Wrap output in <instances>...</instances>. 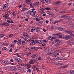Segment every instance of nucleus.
Listing matches in <instances>:
<instances>
[{
    "mask_svg": "<svg viewBox=\"0 0 74 74\" xmlns=\"http://www.w3.org/2000/svg\"><path fill=\"white\" fill-rule=\"evenodd\" d=\"M12 48H11L10 50V52H12Z\"/></svg>",
    "mask_w": 74,
    "mask_h": 74,
    "instance_id": "69168bd1",
    "label": "nucleus"
},
{
    "mask_svg": "<svg viewBox=\"0 0 74 74\" xmlns=\"http://www.w3.org/2000/svg\"><path fill=\"white\" fill-rule=\"evenodd\" d=\"M31 0H26V2H30Z\"/></svg>",
    "mask_w": 74,
    "mask_h": 74,
    "instance_id": "4d7b16f0",
    "label": "nucleus"
},
{
    "mask_svg": "<svg viewBox=\"0 0 74 74\" xmlns=\"http://www.w3.org/2000/svg\"><path fill=\"white\" fill-rule=\"evenodd\" d=\"M60 34L59 33H58V34H53V36H58Z\"/></svg>",
    "mask_w": 74,
    "mask_h": 74,
    "instance_id": "2f4dec72",
    "label": "nucleus"
},
{
    "mask_svg": "<svg viewBox=\"0 0 74 74\" xmlns=\"http://www.w3.org/2000/svg\"><path fill=\"white\" fill-rule=\"evenodd\" d=\"M13 67H14V66H10V71L11 70H12V69H13Z\"/></svg>",
    "mask_w": 74,
    "mask_h": 74,
    "instance_id": "393cba45",
    "label": "nucleus"
},
{
    "mask_svg": "<svg viewBox=\"0 0 74 74\" xmlns=\"http://www.w3.org/2000/svg\"><path fill=\"white\" fill-rule=\"evenodd\" d=\"M43 41L44 42H48V41H47L46 40H45L44 39L43 40Z\"/></svg>",
    "mask_w": 74,
    "mask_h": 74,
    "instance_id": "a19ab883",
    "label": "nucleus"
},
{
    "mask_svg": "<svg viewBox=\"0 0 74 74\" xmlns=\"http://www.w3.org/2000/svg\"><path fill=\"white\" fill-rule=\"evenodd\" d=\"M37 42V40H32V42L31 43V44H37L36 43Z\"/></svg>",
    "mask_w": 74,
    "mask_h": 74,
    "instance_id": "f8f14e48",
    "label": "nucleus"
},
{
    "mask_svg": "<svg viewBox=\"0 0 74 74\" xmlns=\"http://www.w3.org/2000/svg\"><path fill=\"white\" fill-rule=\"evenodd\" d=\"M13 36V34H10V37H12Z\"/></svg>",
    "mask_w": 74,
    "mask_h": 74,
    "instance_id": "a18cd8bd",
    "label": "nucleus"
},
{
    "mask_svg": "<svg viewBox=\"0 0 74 74\" xmlns=\"http://www.w3.org/2000/svg\"><path fill=\"white\" fill-rule=\"evenodd\" d=\"M41 2L44 3H47L48 4L51 3V1L49 0H41Z\"/></svg>",
    "mask_w": 74,
    "mask_h": 74,
    "instance_id": "20e7f679",
    "label": "nucleus"
},
{
    "mask_svg": "<svg viewBox=\"0 0 74 74\" xmlns=\"http://www.w3.org/2000/svg\"><path fill=\"white\" fill-rule=\"evenodd\" d=\"M31 48L32 49H34V50H37V49H38V47H31Z\"/></svg>",
    "mask_w": 74,
    "mask_h": 74,
    "instance_id": "dca6fc26",
    "label": "nucleus"
},
{
    "mask_svg": "<svg viewBox=\"0 0 74 74\" xmlns=\"http://www.w3.org/2000/svg\"><path fill=\"white\" fill-rule=\"evenodd\" d=\"M39 21H40V20H41V19H43V18H42L41 17H40L39 18Z\"/></svg>",
    "mask_w": 74,
    "mask_h": 74,
    "instance_id": "de8ad7c7",
    "label": "nucleus"
},
{
    "mask_svg": "<svg viewBox=\"0 0 74 74\" xmlns=\"http://www.w3.org/2000/svg\"><path fill=\"white\" fill-rule=\"evenodd\" d=\"M58 30L60 31H62V30H64V28H61L60 27L58 28Z\"/></svg>",
    "mask_w": 74,
    "mask_h": 74,
    "instance_id": "aec40b11",
    "label": "nucleus"
},
{
    "mask_svg": "<svg viewBox=\"0 0 74 74\" xmlns=\"http://www.w3.org/2000/svg\"><path fill=\"white\" fill-rule=\"evenodd\" d=\"M18 42V41L17 40H15L14 41V42H15V43H16V42Z\"/></svg>",
    "mask_w": 74,
    "mask_h": 74,
    "instance_id": "338daca9",
    "label": "nucleus"
},
{
    "mask_svg": "<svg viewBox=\"0 0 74 74\" xmlns=\"http://www.w3.org/2000/svg\"><path fill=\"white\" fill-rule=\"evenodd\" d=\"M10 60L11 62H14V60H12V59H10Z\"/></svg>",
    "mask_w": 74,
    "mask_h": 74,
    "instance_id": "bf43d9fd",
    "label": "nucleus"
},
{
    "mask_svg": "<svg viewBox=\"0 0 74 74\" xmlns=\"http://www.w3.org/2000/svg\"><path fill=\"white\" fill-rule=\"evenodd\" d=\"M14 60L15 61V62H18V63L22 62V60H21V59L18 58H15L14 59Z\"/></svg>",
    "mask_w": 74,
    "mask_h": 74,
    "instance_id": "0eeeda50",
    "label": "nucleus"
},
{
    "mask_svg": "<svg viewBox=\"0 0 74 74\" xmlns=\"http://www.w3.org/2000/svg\"><path fill=\"white\" fill-rule=\"evenodd\" d=\"M22 7V5L21 4L18 6V8H21Z\"/></svg>",
    "mask_w": 74,
    "mask_h": 74,
    "instance_id": "8fccbe9b",
    "label": "nucleus"
},
{
    "mask_svg": "<svg viewBox=\"0 0 74 74\" xmlns=\"http://www.w3.org/2000/svg\"><path fill=\"white\" fill-rule=\"evenodd\" d=\"M38 55L37 54H33L31 56L32 58H36V57H37V56Z\"/></svg>",
    "mask_w": 74,
    "mask_h": 74,
    "instance_id": "4468645a",
    "label": "nucleus"
},
{
    "mask_svg": "<svg viewBox=\"0 0 74 74\" xmlns=\"http://www.w3.org/2000/svg\"><path fill=\"white\" fill-rule=\"evenodd\" d=\"M27 35V34L26 33H23V36L25 37V38L26 37V36Z\"/></svg>",
    "mask_w": 74,
    "mask_h": 74,
    "instance_id": "f3484780",
    "label": "nucleus"
},
{
    "mask_svg": "<svg viewBox=\"0 0 74 74\" xmlns=\"http://www.w3.org/2000/svg\"><path fill=\"white\" fill-rule=\"evenodd\" d=\"M58 22H59V21H55V22L54 23V24H56V23H58Z\"/></svg>",
    "mask_w": 74,
    "mask_h": 74,
    "instance_id": "79ce46f5",
    "label": "nucleus"
},
{
    "mask_svg": "<svg viewBox=\"0 0 74 74\" xmlns=\"http://www.w3.org/2000/svg\"><path fill=\"white\" fill-rule=\"evenodd\" d=\"M32 12L33 16L34 15L36 14V11H34Z\"/></svg>",
    "mask_w": 74,
    "mask_h": 74,
    "instance_id": "5701e85b",
    "label": "nucleus"
},
{
    "mask_svg": "<svg viewBox=\"0 0 74 74\" xmlns=\"http://www.w3.org/2000/svg\"><path fill=\"white\" fill-rule=\"evenodd\" d=\"M68 67V65H66L64 66H62L60 67V69H65V68H67Z\"/></svg>",
    "mask_w": 74,
    "mask_h": 74,
    "instance_id": "9b49d317",
    "label": "nucleus"
},
{
    "mask_svg": "<svg viewBox=\"0 0 74 74\" xmlns=\"http://www.w3.org/2000/svg\"><path fill=\"white\" fill-rule=\"evenodd\" d=\"M21 67H19L18 68V70H22Z\"/></svg>",
    "mask_w": 74,
    "mask_h": 74,
    "instance_id": "0e129e2a",
    "label": "nucleus"
},
{
    "mask_svg": "<svg viewBox=\"0 0 74 74\" xmlns=\"http://www.w3.org/2000/svg\"><path fill=\"white\" fill-rule=\"evenodd\" d=\"M38 60H41V57H40L39 58H38Z\"/></svg>",
    "mask_w": 74,
    "mask_h": 74,
    "instance_id": "c03bdc74",
    "label": "nucleus"
},
{
    "mask_svg": "<svg viewBox=\"0 0 74 74\" xmlns=\"http://www.w3.org/2000/svg\"><path fill=\"white\" fill-rule=\"evenodd\" d=\"M11 12V11H10V14H11V15H13L14 16H15V15H16V12Z\"/></svg>",
    "mask_w": 74,
    "mask_h": 74,
    "instance_id": "9d476101",
    "label": "nucleus"
},
{
    "mask_svg": "<svg viewBox=\"0 0 74 74\" xmlns=\"http://www.w3.org/2000/svg\"><path fill=\"white\" fill-rule=\"evenodd\" d=\"M70 18V16H65L64 17V19H66L67 21L69 20V19Z\"/></svg>",
    "mask_w": 74,
    "mask_h": 74,
    "instance_id": "ddd939ff",
    "label": "nucleus"
},
{
    "mask_svg": "<svg viewBox=\"0 0 74 74\" xmlns=\"http://www.w3.org/2000/svg\"><path fill=\"white\" fill-rule=\"evenodd\" d=\"M40 11L41 13L42 14H44V10L43 9H41L40 10Z\"/></svg>",
    "mask_w": 74,
    "mask_h": 74,
    "instance_id": "6ab92c4d",
    "label": "nucleus"
},
{
    "mask_svg": "<svg viewBox=\"0 0 74 74\" xmlns=\"http://www.w3.org/2000/svg\"><path fill=\"white\" fill-rule=\"evenodd\" d=\"M30 54H31V53H30V52H29V53H28L26 55V57H29V56H30Z\"/></svg>",
    "mask_w": 74,
    "mask_h": 74,
    "instance_id": "4be33fe9",
    "label": "nucleus"
},
{
    "mask_svg": "<svg viewBox=\"0 0 74 74\" xmlns=\"http://www.w3.org/2000/svg\"><path fill=\"white\" fill-rule=\"evenodd\" d=\"M65 32H66V33H68L69 34H70V35H71V36H73V37H74V34H72L71 32L67 30H65Z\"/></svg>",
    "mask_w": 74,
    "mask_h": 74,
    "instance_id": "6e6552de",
    "label": "nucleus"
},
{
    "mask_svg": "<svg viewBox=\"0 0 74 74\" xmlns=\"http://www.w3.org/2000/svg\"><path fill=\"white\" fill-rule=\"evenodd\" d=\"M43 42V40H36V44H41Z\"/></svg>",
    "mask_w": 74,
    "mask_h": 74,
    "instance_id": "39448f33",
    "label": "nucleus"
},
{
    "mask_svg": "<svg viewBox=\"0 0 74 74\" xmlns=\"http://www.w3.org/2000/svg\"><path fill=\"white\" fill-rule=\"evenodd\" d=\"M66 12V11L65 10L63 11H60L59 12V13H61L62 14H64Z\"/></svg>",
    "mask_w": 74,
    "mask_h": 74,
    "instance_id": "412c9836",
    "label": "nucleus"
},
{
    "mask_svg": "<svg viewBox=\"0 0 74 74\" xmlns=\"http://www.w3.org/2000/svg\"><path fill=\"white\" fill-rule=\"evenodd\" d=\"M10 5V3H7L5 4L3 7L1 8V9L2 10H5V8L8 6Z\"/></svg>",
    "mask_w": 74,
    "mask_h": 74,
    "instance_id": "f03ea898",
    "label": "nucleus"
},
{
    "mask_svg": "<svg viewBox=\"0 0 74 74\" xmlns=\"http://www.w3.org/2000/svg\"><path fill=\"white\" fill-rule=\"evenodd\" d=\"M14 45H15V44H12L10 45V47H12L13 48H14Z\"/></svg>",
    "mask_w": 74,
    "mask_h": 74,
    "instance_id": "b1692460",
    "label": "nucleus"
},
{
    "mask_svg": "<svg viewBox=\"0 0 74 74\" xmlns=\"http://www.w3.org/2000/svg\"><path fill=\"white\" fill-rule=\"evenodd\" d=\"M45 9L47 11H49V10H50V8H49L48 7H47V8H45Z\"/></svg>",
    "mask_w": 74,
    "mask_h": 74,
    "instance_id": "c756f323",
    "label": "nucleus"
},
{
    "mask_svg": "<svg viewBox=\"0 0 74 74\" xmlns=\"http://www.w3.org/2000/svg\"><path fill=\"white\" fill-rule=\"evenodd\" d=\"M21 39H18V42H21Z\"/></svg>",
    "mask_w": 74,
    "mask_h": 74,
    "instance_id": "09e8293b",
    "label": "nucleus"
},
{
    "mask_svg": "<svg viewBox=\"0 0 74 74\" xmlns=\"http://www.w3.org/2000/svg\"><path fill=\"white\" fill-rule=\"evenodd\" d=\"M42 45L43 47H46V46L47 45H46L45 43H43V44H42Z\"/></svg>",
    "mask_w": 74,
    "mask_h": 74,
    "instance_id": "ea45409f",
    "label": "nucleus"
},
{
    "mask_svg": "<svg viewBox=\"0 0 74 74\" xmlns=\"http://www.w3.org/2000/svg\"><path fill=\"white\" fill-rule=\"evenodd\" d=\"M65 16H66V15H63L61 16V18H63L64 17H65Z\"/></svg>",
    "mask_w": 74,
    "mask_h": 74,
    "instance_id": "37998d69",
    "label": "nucleus"
},
{
    "mask_svg": "<svg viewBox=\"0 0 74 74\" xmlns=\"http://www.w3.org/2000/svg\"><path fill=\"white\" fill-rule=\"evenodd\" d=\"M17 44L18 45H21V42H18L17 43Z\"/></svg>",
    "mask_w": 74,
    "mask_h": 74,
    "instance_id": "e433bc0d",
    "label": "nucleus"
},
{
    "mask_svg": "<svg viewBox=\"0 0 74 74\" xmlns=\"http://www.w3.org/2000/svg\"><path fill=\"white\" fill-rule=\"evenodd\" d=\"M27 72H29V73H31L32 72V70L30 69H27Z\"/></svg>",
    "mask_w": 74,
    "mask_h": 74,
    "instance_id": "473e14b6",
    "label": "nucleus"
},
{
    "mask_svg": "<svg viewBox=\"0 0 74 74\" xmlns=\"http://www.w3.org/2000/svg\"><path fill=\"white\" fill-rule=\"evenodd\" d=\"M39 5V2H38L36 3H35L33 5H34V6H36V5H37V6H38V5Z\"/></svg>",
    "mask_w": 74,
    "mask_h": 74,
    "instance_id": "2eb2a0df",
    "label": "nucleus"
},
{
    "mask_svg": "<svg viewBox=\"0 0 74 74\" xmlns=\"http://www.w3.org/2000/svg\"><path fill=\"white\" fill-rule=\"evenodd\" d=\"M19 51V49H16L15 51V52H18Z\"/></svg>",
    "mask_w": 74,
    "mask_h": 74,
    "instance_id": "49530a36",
    "label": "nucleus"
},
{
    "mask_svg": "<svg viewBox=\"0 0 74 74\" xmlns=\"http://www.w3.org/2000/svg\"><path fill=\"white\" fill-rule=\"evenodd\" d=\"M43 21H40V22H39V23H40V24H42V23H43Z\"/></svg>",
    "mask_w": 74,
    "mask_h": 74,
    "instance_id": "864d4df0",
    "label": "nucleus"
},
{
    "mask_svg": "<svg viewBox=\"0 0 74 74\" xmlns=\"http://www.w3.org/2000/svg\"><path fill=\"white\" fill-rule=\"evenodd\" d=\"M63 21V19H61L58 20V21L59 22H61V21Z\"/></svg>",
    "mask_w": 74,
    "mask_h": 74,
    "instance_id": "5fc2aeb1",
    "label": "nucleus"
},
{
    "mask_svg": "<svg viewBox=\"0 0 74 74\" xmlns=\"http://www.w3.org/2000/svg\"><path fill=\"white\" fill-rule=\"evenodd\" d=\"M25 21H29V19H28V18H25Z\"/></svg>",
    "mask_w": 74,
    "mask_h": 74,
    "instance_id": "774afa93",
    "label": "nucleus"
},
{
    "mask_svg": "<svg viewBox=\"0 0 74 74\" xmlns=\"http://www.w3.org/2000/svg\"><path fill=\"white\" fill-rule=\"evenodd\" d=\"M35 20L36 21H39L40 19H39V18H36Z\"/></svg>",
    "mask_w": 74,
    "mask_h": 74,
    "instance_id": "58836bf2",
    "label": "nucleus"
},
{
    "mask_svg": "<svg viewBox=\"0 0 74 74\" xmlns=\"http://www.w3.org/2000/svg\"><path fill=\"white\" fill-rule=\"evenodd\" d=\"M24 10H25V11H27V8H24Z\"/></svg>",
    "mask_w": 74,
    "mask_h": 74,
    "instance_id": "6e6d98bb",
    "label": "nucleus"
},
{
    "mask_svg": "<svg viewBox=\"0 0 74 74\" xmlns=\"http://www.w3.org/2000/svg\"><path fill=\"white\" fill-rule=\"evenodd\" d=\"M29 42H32V40L31 38H30L29 39Z\"/></svg>",
    "mask_w": 74,
    "mask_h": 74,
    "instance_id": "4c0bfd02",
    "label": "nucleus"
},
{
    "mask_svg": "<svg viewBox=\"0 0 74 74\" xmlns=\"http://www.w3.org/2000/svg\"><path fill=\"white\" fill-rule=\"evenodd\" d=\"M3 25H4V26H6V25H7V23H3Z\"/></svg>",
    "mask_w": 74,
    "mask_h": 74,
    "instance_id": "13d9d810",
    "label": "nucleus"
},
{
    "mask_svg": "<svg viewBox=\"0 0 74 74\" xmlns=\"http://www.w3.org/2000/svg\"><path fill=\"white\" fill-rule=\"evenodd\" d=\"M6 49H7V48L6 47H4L2 48V50H3V51H5V50H6Z\"/></svg>",
    "mask_w": 74,
    "mask_h": 74,
    "instance_id": "c85d7f7f",
    "label": "nucleus"
},
{
    "mask_svg": "<svg viewBox=\"0 0 74 74\" xmlns=\"http://www.w3.org/2000/svg\"><path fill=\"white\" fill-rule=\"evenodd\" d=\"M64 38L66 40H69L71 38V36L68 35H64Z\"/></svg>",
    "mask_w": 74,
    "mask_h": 74,
    "instance_id": "7ed1b4c3",
    "label": "nucleus"
},
{
    "mask_svg": "<svg viewBox=\"0 0 74 74\" xmlns=\"http://www.w3.org/2000/svg\"><path fill=\"white\" fill-rule=\"evenodd\" d=\"M27 18H29V14H27L26 15Z\"/></svg>",
    "mask_w": 74,
    "mask_h": 74,
    "instance_id": "603ef678",
    "label": "nucleus"
},
{
    "mask_svg": "<svg viewBox=\"0 0 74 74\" xmlns=\"http://www.w3.org/2000/svg\"><path fill=\"white\" fill-rule=\"evenodd\" d=\"M1 63H3V64L5 65H7L8 63V61L7 60H3L2 61H1Z\"/></svg>",
    "mask_w": 74,
    "mask_h": 74,
    "instance_id": "1a4fd4ad",
    "label": "nucleus"
},
{
    "mask_svg": "<svg viewBox=\"0 0 74 74\" xmlns=\"http://www.w3.org/2000/svg\"><path fill=\"white\" fill-rule=\"evenodd\" d=\"M35 61H36L35 59H32L29 61V63L30 64H34V63L35 62Z\"/></svg>",
    "mask_w": 74,
    "mask_h": 74,
    "instance_id": "423d86ee",
    "label": "nucleus"
},
{
    "mask_svg": "<svg viewBox=\"0 0 74 74\" xmlns=\"http://www.w3.org/2000/svg\"><path fill=\"white\" fill-rule=\"evenodd\" d=\"M3 17L4 18H5V19H9L10 18L8 17V16H7L6 15H4L3 16Z\"/></svg>",
    "mask_w": 74,
    "mask_h": 74,
    "instance_id": "a211bd4d",
    "label": "nucleus"
},
{
    "mask_svg": "<svg viewBox=\"0 0 74 74\" xmlns=\"http://www.w3.org/2000/svg\"><path fill=\"white\" fill-rule=\"evenodd\" d=\"M29 14L30 15H33L32 12V11H30L29 13Z\"/></svg>",
    "mask_w": 74,
    "mask_h": 74,
    "instance_id": "c9c22d12",
    "label": "nucleus"
},
{
    "mask_svg": "<svg viewBox=\"0 0 74 74\" xmlns=\"http://www.w3.org/2000/svg\"><path fill=\"white\" fill-rule=\"evenodd\" d=\"M70 74H74V70H71L70 71Z\"/></svg>",
    "mask_w": 74,
    "mask_h": 74,
    "instance_id": "bb28decb",
    "label": "nucleus"
},
{
    "mask_svg": "<svg viewBox=\"0 0 74 74\" xmlns=\"http://www.w3.org/2000/svg\"><path fill=\"white\" fill-rule=\"evenodd\" d=\"M41 71H41V70H38L37 71V72H38V73H40V72H41Z\"/></svg>",
    "mask_w": 74,
    "mask_h": 74,
    "instance_id": "3c124183",
    "label": "nucleus"
},
{
    "mask_svg": "<svg viewBox=\"0 0 74 74\" xmlns=\"http://www.w3.org/2000/svg\"><path fill=\"white\" fill-rule=\"evenodd\" d=\"M61 2L60 1H58L56 2V4H59Z\"/></svg>",
    "mask_w": 74,
    "mask_h": 74,
    "instance_id": "f704fd0d",
    "label": "nucleus"
},
{
    "mask_svg": "<svg viewBox=\"0 0 74 74\" xmlns=\"http://www.w3.org/2000/svg\"><path fill=\"white\" fill-rule=\"evenodd\" d=\"M10 23H14V22L12 21V20L10 21Z\"/></svg>",
    "mask_w": 74,
    "mask_h": 74,
    "instance_id": "680f3d73",
    "label": "nucleus"
},
{
    "mask_svg": "<svg viewBox=\"0 0 74 74\" xmlns=\"http://www.w3.org/2000/svg\"><path fill=\"white\" fill-rule=\"evenodd\" d=\"M56 45H59L61 44H62V41L61 40H56Z\"/></svg>",
    "mask_w": 74,
    "mask_h": 74,
    "instance_id": "f257e3e1",
    "label": "nucleus"
},
{
    "mask_svg": "<svg viewBox=\"0 0 74 74\" xmlns=\"http://www.w3.org/2000/svg\"><path fill=\"white\" fill-rule=\"evenodd\" d=\"M27 66L28 68H30V67H31V65L29 64H28L27 65Z\"/></svg>",
    "mask_w": 74,
    "mask_h": 74,
    "instance_id": "a878e982",
    "label": "nucleus"
},
{
    "mask_svg": "<svg viewBox=\"0 0 74 74\" xmlns=\"http://www.w3.org/2000/svg\"><path fill=\"white\" fill-rule=\"evenodd\" d=\"M34 29H35V32H39V30L37 29V28H34Z\"/></svg>",
    "mask_w": 74,
    "mask_h": 74,
    "instance_id": "72a5a7b5",
    "label": "nucleus"
},
{
    "mask_svg": "<svg viewBox=\"0 0 74 74\" xmlns=\"http://www.w3.org/2000/svg\"><path fill=\"white\" fill-rule=\"evenodd\" d=\"M26 3H27V4L28 5H29V4H30V3L28 2H26Z\"/></svg>",
    "mask_w": 74,
    "mask_h": 74,
    "instance_id": "e2e57ef3",
    "label": "nucleus"
},
{
    "mask_svg": "<svg viewBox=\"0 0 74 74\" xmlns=\"http://www.w3.org/2000/svg\"><path fill=\"white\" fill-rule=\"evenodd\" d=\"M25 11V9L24 8H23L22 9L21 11L23 12V11Z\"/></svg>",
    "mask_w": 74,
    "mask_h": 74,
    "instance_id": "052dcab7",
    "label": "nucleus"
},
{
    "mask_svg": "<svg viewBox=\"0 0 74 74\" xmlns=\"http://www.w3.org/2000/svg\"><path fill=\"white\" fill-rule=\"evenodd\" d=\"M25 38H30V36L28 34L27 35V36H26V37Z\"/></svg>",
    "mask_w": 74,
    "mask_h": 74,
    "instance_id": "7c9ffc66",
    "label": "nucleus"
},
{
    "mask_svg": "<svg viewBox=\"0 0 74 74\" xmlns=\"http://www.w3.org/2000/svg\"><path fill=\"white\" fill-rule=\"evenodd\" d=\"M4 36V35L3 34H1L0 35V38H3V37Z\"/></svg>",
    "mask_w": 74,
    "mask_h": 74,
    "instance_id": "cd10ccee",
    "label": "nucleus"
}]
</instances>
